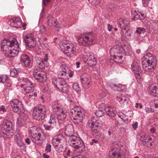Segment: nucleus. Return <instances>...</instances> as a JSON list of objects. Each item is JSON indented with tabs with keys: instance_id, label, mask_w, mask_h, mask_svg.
<instances>
[{
	"instance_id": "obj_28",
	"label": "nucleus",
	"mask_w": 158,
	"mask_h": 158,
	"mask_svg": "<svg viewBox=\"0 0 158 158\" xmlns=\"http://www.w3.org/2000/svg\"><path fill=\"white\" fill-rule=\"evenodd\" d=\"M71 48L69 49V50H67V52H65L67 56L71 58L74 57L77 54V52L76 51V48L75 47H73L72 45L70 47Z\"/></svg>"
},
{
	"instance_id": "obj_64",
	"label": "nucleus",
	"mask_w": 158,
	"mask_h": 158,
	"mask_svg": "<svg viewBox=\"0 0 158 158\" xmlns=\"http://www.w3.org/2000/svg\"><path fill=\"white\" fill-rule=\"evenodd\" d=\"M13 158H21L19 156V154L17 153L16 152L15 153Z\"/></svg>"
},
{
	"instance_id": "obj_25",
	"label": "nucleus",
	"mask_w": 158,
	"mask_h": 158,
	"mask_svg": "<svg viewBox=\"0 0 158 158\" xmlns=\"http://www.w3.org/2000/svg\"><path fill=\"white\" fill-rule=\"evenodd\" d=\"M110 86L114 91H124L126 89L125 86L121 84L112 83L110 84Z\"/></svg>"
},
{
	"instance_id": "obj_23",
	"label": "nucleus",
	"mask_w": 158,
	"mask_h": 158,
	"mask_svg": "<svg viewBox=\"0 0 158 158\" xmlns=\"http://www.w3.org/2000/svg\"><path fill=\"white\" fill-rule=\"evenodd\" d=\"M10 25L13 27L19 28L21 27L22 22L21 19L18 17H14L12 19Z\"/></svg>"
},
{
	"instance_id": "obj_19",
	"label": "nucleus",
	"mask_w": 158,
	"mask_h": 158,
	"mask_svg": "<svg viewBox=\"0 0 158 158\" xmlns=\"http://www.w3.org/2000/svg\"><path fill=\"white\" fill-rule=\"evenodd\" d=\"M118 26L121 28V30L123 29L127 28L129 26V21L126 19L120 18L118 21Z\"/></svg>"
},
{
	"instance_id": "obj_8",
	"label": "nucleus",
	"mask_w": 158,
	"mask_h": 158,
	"mask_svg": "<svg viewBox=\"0 0 158 158\" xmlns=\"http://www.w3.org/2000/svg\"><path fill=\"white\" fill-rule=\"evenodd\" d=\"M101 122L100 120H96L94 117L91 118L88 122V127L91 131L94 133H97L98 130V128L102 126Z\"/></svg>"
},
{
	"instance_id": "obj_38",
	"label": "nucleus",
	"mask_w": 158,
	"mask_h": 158,
	"mask_svg": "<svg viewBox=\"0 0 158 158\" xmlns=\"http://www.w3.org/2000/svg\"><path fill=\"white\" fill-rule=\"evenodd\" d=\"M54 18L51 16H48V18L47 24L49 27H52L53 26L54 22H56Z\"/></svg>"
},
{
	"instance_id": "obj_21",
	"label": "nucleus",
	"mask_w": 158,
	"mask_h": 158,
	"mask_svg": "<svg viewBox=\"0 0 158 158\" xmlns=\"http://www.w3.org/2000/svg\"><path fill=\"white\" fill-rule=\"evenodd\" d=\"M69 140L70 141V144L74 147L82 141L80 138L77 137L74 135L70 137Z\"/></svg>"
},
{
	"instance_id": "obj_47",
	"label": "nucleus",
	"mask_w": 158,
	"mask_h": 158,
	"mask_svg": "<svg viewBox=\"0 0 158 158\" xmlns=\"http://www.w3.org/2000/svg\"><path fill=\"white\" fill-rule=\"evenodd\" d=\"M48 123L50 125H56V120L55 118L52 116H50V119L49 120Z\"/></svg>"
},
{
	"instance_id": "obj_62",
	"label": "nucleus",
	"mask_w": 158,
	"mask_h": 158,
	"mask_svg": "<svg viewBox=\"0 0 158 158\" xmlns=\"http://www.w3.org/2000/svg\"><path fill=\"white\" fill-rule=\"evenodd\" d=\"M156 132V126L155 127H153L151 129L150 132L151 133H154Z\"/></svg>"
},
{
	"instance_id": "obj_7",
	"label": "nucleus",
	"mask_w": 158,
	"mask_h": 158,
	"mask_svg": "<svg viewBox=\"0 0 158 158\" xmlns=\"http://www.w3.org/2000/svg\"><path fill=\"white\" fill-rule=\"evenodd\" d=\"M10 104L13 111L18 114H21L24 112V108L22 102L17 99H14L10 102Z\"/></svg>"
},
{
	"instance_id": "obj_57",
	"label": "nucleus",
	"mask_w": 158,
	"mask_h": 158,
	"mask_svg": "<svg viewBox=\"0 0 158 158\" xmlns=\"http://www.w3.org/2000/svg\"><path fill=\"white\" fill-rule=\"evenodd\" d=\"M51 0H42V4L44 6H45L48 5Z\"/></svg>"
},
{
	"instance_id": "obj_53",
	"label": "nucleus",
	"mask_w": 158,
	"mask_h": 158,
	"mask_svg": "<svg viewBox=\"0 0 158 158\" xmlns=\"http://www.w3.org/2000/svg\"><path fill=\"white\" fill-rule=\"evenodd\" d=\"M81 111L80 108L78 107H76L73 108L71 110L70 113H73V112L75 113H77L78 112Z\"/></svg>"
},
{
	"instance_id": "obj_50",
	"label": "nucleus",
	"mask_w": 158,
	"mask_h": 158,
	"mask_svg": "<svg viewBox=\"0 0 158 158\" xmlns=\"http://www.w3.org/2000/svg\"><path fill=\"white\" fill-rule=\"evenodd\" d=\"M91 4L93 5H97L99 4L101 0H88Z\"/></svg>"
},
{
	"instance_id": "obj_6",
	"label": "nucleus",
	"mask_w": 158,
	"mask_h": 158,
	"mask_svg": "<svg viewBox=\"0 0 158 158\" xmlns=\"http://www.w3.org/2000/svg\"><path fill=\"white\" fill-rule=\"evenodd\" d=\"M84 61L86 63L88 66L93 67L97 63V59L95 55L93 53H88L84 55L82 57Z\"/></svg>"
},
{
	"instance_id": "obj_44",
	"label": "nucleus",
	"mask_w": 158,
	"mask_h": 158,
	"mask_svg": "<svg viewBox=\"0 0 158 158\" xmlns=\"http://www.w3.org/2000/svg\"><path fill=\"white\" fill-rule=\"evenodd\" d=\"M56 150L57 152H63L65 151V148L62 145L56 146Z\"/></svg>"
},
{
	"instance_id": "obj_36",
	"label": "nucleus",
	"mask_w": 158,
	"mask_h": 158,
	"mask_svg": "<svg viewBox=\"0 0 158 158\" xmlns=\"http://www.w3.org/2000/svg\"><path fill=\"white\" fill-rule=\"evenodd\" d=\"M71 119L75 124H79L81 123L82 121L83 116L76 117V118H73Z\"/></svg>"
},
{
	"instance_id": "obj_52",
	"label": "nucleus",
	"mask_w": 158,
	"mask_h": 158,
	"mask_svg": "<svg viewBox=\"0 0 158 158\" xmlns=\"http://www.w3.org/2000/svg\"><path fill=\"white\" fill-rule=\"evenodd\" d=\"M18 74V72L17 70L15 69H12L10 70V75L12 77H15Z\"/></svg>"
},
{
	"instance_id": "obj_13",
	"label": "nucleus",
	"mask_w": 158,
	"mask_h": 158,
	"mask_svg": "<svg viewBox=\"0 0 158 158\" xmlns=\"http://www.w3.org/2000/svg\"><path fill=\"white\" fill-rule=\"evenodd\" d=\"M131 69L136 77H139L142 75V70L139 67L138 62L134 61L131 65Z\"/></svg>"
},
{
	"instance_id": "obj_17",
	"label": "nucleus",
	"mask_w": 158,
	"mask_h": 158,
	"mask_svg": "<svg viewBox=\"0 0 158 158\" xmlns=\"http://www.w3.org/2000/svg\"><path fill=\"white\" fill-rule=\"evenodd\" d=\"M123 51V48L118 45H116L112 48L110 51L111 56H114L116 55H120Z\"/></svg>"
},
{
	"instance_id": "obj_29",
	"label": "nucleus",
	"mask_w": 158,
	"mask_h": 158,
	"mask_svg": "<svg viewBox=\"0 0 158 158\" xmlns=\"http://www.w3.org/2000/svg\"><path fill=\"white\" fill-rule=\"evenodd\" d=\"M149 93L153 96L158 97V88L154 85H152L149 87Z\"/></svg>"
},
{
	"instance_id": "obj_14",
	"label": "nucleus",
	"mask_w": 158,
	"mask_h": 158,
	"mask_svg": "<svg viewBox=\"0 0 158 158\" xmlns=\"http://www.w3.org/2000/svg\"><path fill=\"white\" fill-rule=\"evenodd\" d=\"M38 67L40 69H44L45 67L48 66V58L47 57L45 59H42L41 58L36 57L35 59Z\"/></svg>"
},
{
	"instance_id": "obj_27",
	"label": "nucleus",
	"mask_w": 158,
	"mask_h": 158,
	"mask_svg": "<svg viewBox=\"0 0 158 158\" xmlns=\"http://www.w3.org/2000/svg\"><path fill=\"white\" fill-rule=\"evenodd\" d=\"M16 142L18 145L21 149H23L25 148L24 144L23 142L22 139L20 135L19 134H17L15 135Z\"/></svg>"
},
{
	"instance_id": "obj_59",
	"label": "nucleus",
	"mask_w": 158,
	"mask_h": 158,
	"mask_svg": "<svg viewBox=\"0 0 158 158\" xmlns=\"http://www.w3.org/2000/svg\"><path fill=\"white\" fill-rule=\"evenodd\" d=\"M145 110L146 112L148 113H149L150 112H154V109L148 107H145Z\"/></svg>"
},
{
	"instance_id": "obj_45",
	"label": "nucleus",
	"mask_w": 158,
	"mask_h": 158,
	"mask_svg": "<svg viewBox=\"0 0 158 158\" xmlns=\"http://www.w3.org/2000/svg\"><path fill=\"white\" fill-rule=\"evenodd\" d=\"M95 114L97 117H101L104 115V112L103 110H98L96 111Z\"/></svg>"
},
{
	"instance_id": "obj_32",
	"label": "nucleus",
	"mask_w": 158,
	"mask_h": 158,
	"mask_svg": "<svg viewBox=\"0 0 158 158\" xmlns=\"http://www.w3.org/2000/svg\"><path fill=\"white\" fill-rule=\"evenodd\" d=\"M21 62L24 64L26 67H28L30 63L28 56L26 54H23L21 56Z\"/></svg>"
},
{
	"instance_id": "obj_58",
	"label": "nucleus",
	"mask_w": 158,
	"mask_h": 158,
	"mask_svg": "<svg viewBox=\"0 0 158 158\" xmlns=\"http://www.w3.org/2000/svg\"><path fill=\"white\" fill-rule=\"evenodd\" d=\"M46 30L45 27L44 25L41 26L40 27L39 31L41 33H43Z\"/></svg>"
},
{
	"instance_id": "obj_26",
	"label": "nucleus",
	"mask_w": 158,
	"mask_h": 158,
	"mask_svg": "<svg viewBox=\"0 0 158 158\" xmlns=\"http://www.w3.org/2000/svg\"><path fill=\"white\" fill-rule=\"evenodd\" d=\"M131 14L133 17L132 19L134 20L139 19L142 20L145 17L144 14L141 13L140 12H137L135 10L131 11Z\"/></svg>"
},
{
	"instance_id": "obj_20",
	"label": "nucleus",
	"mask_w": 158,
	"mask_h": 158,
	"mask_svg": "<svg viewBox=\"0 0 158 158\" xmlns=\"http://www.w3.org/2000/svg\"><path fill=\"white\" fill-rule=\"evenodd\" d=\"M52 83L55 87L59 90L60 89V87L63 86V85H64L65 84V81L63 78L59 77L54 80Z\"/></svg>"
},
{
	"instance_id": "obj_3",
	"label": "nucleus",
	"mask_w": 158,
	"mask_h": 158,
	"mask_svg": "<svg viewBox=\"0 0 158 158\" xmlns=\"http://www.w3.org/2000/svg\"><path fill=\"white\" fill-rule=\"evenodd\" d=\"M46 107L42 105L35 107L33 110L32 116L34 119L43 120L45 117L46 112Z\"/></svg>"
},
{
	"instance_id": "obj_2",
	"label": "nucleus",
	"mask_w": 158,
	"mask_h": 158,
	"mask_svg": "<svg viewBox=\"0 0 158 158\" xmlns=\"http://www.w3.org/2000/svg\"><path fill=\"white\" fill-rule=\"evenodd\" d=\"M142 67L148 72H153L156 67L157 59L156 56L150 53H147L142 59Z\"/></svg>"
},
{
	"instance_id": "obj_31",
	"label": "nucleus",
	"mask_w": 158,
	"mask_h": 158,
	"mask_svg": "<svg viewBox=\"0 0 158 158\" xmlns=\"http://www.w3.org/2000/svg\"><path fill=\"white\" fill-rule=\"evenodd\" d=\"M73 132L74 130L72 126L68 125L66 127L65 134L67 136L70 137L73 135Z\"/></svg>"
},
{
	"instance_id": "obj_49",
	"label": "nucleus",
	"mask_w": 158,
	"mask_h": 158,
	"mask_svg": "<svg viewBox=\"0 0 158 158\" xmlns=\"http://www.w3.org/2000/svg\"><path fill=\"white\" fill-rule=\"evenodd\" d=\"M7 80V76L6 75H0V82L3 83Z\"/></svg>"
},
{
	"instance_id": "obj_60",
	"label": "nucleus",
	"mask_w": 158,
	"mask_h": 158,
	"mask_svg": "<svg viewBox=\"0 0 158 158\" xmlns=\"http://www.w3.org/2000/svg\"><path fill=\"white\" fill-rule=\"evenodd\" d=\"M44 127L46 130H49L51 128V127L46 124L43 125Z\"/></svg>"
},
{
	"instance_id": "obj_55",
	"label": "nucleus",
	"mask_w": 158,
	"mask_h": 158,
	"mask_svg": "<svg viewBox=\"0 0 158 158\" xmlns=\"http://www.w3.org/2000/svg\"><path fill=\"white\" fill-rule=\"evenodd\" d=\"M51 144H47L45 148L46 151L47 152H50L51 151Z\"/></svg>"
},
{
	"instance_id": "obj_43",
	"label": "nucleus",
	"mask_w": 158,
	"mask_h": 158,
	"mask_svg": "<svg viewBox=\"0 0 158 158\" xmlns=\"http://www.w3.org/2000/svg\"><path fill=\"white\" fill-rule=\"evenodd\" d=\"M60 47L61 49L64 50V51H66L67 50H69L71 47L68 45V44L64 43H63L60 46Z\"/></svg>"
},
{
	"instance_id": "obj_46",
	"label": "nucleus",
	"mask_w": 158,
	"mask_h": 158,
	"mask_svg": "<svg viewBox=\"0 0 158 158\" xmlns=\"http://www.w3.org/2000/svg\"><path fill=\"white\" fill-rule=\"evenodd\" d=\"M52 27H54L57 31H59L61 28L59 22L56 20V22H54L53 26Z\"/></svg>"
},
{
	"instance_id": "obj_48",
	"label": "nucleus",
	"mask_w": 158,
	"mask_h": 158,
	"mask_svg": "<svg viewBox=\"0 0 158 158\" xmlns=\"http://www.w3.org/2000/svg\"><path fill=\"white\" fill-rule=\"evenodd\" d=\"M67 74H68V73H67L66 70H62L59 72L58 76L59 77H63L62 78H63L64 79V78H65V77H64L66 76Z\"/></svg>"
},
{
	"instance_id": "obj_54",
	"label": "nucleus",
	"mask_w": 158,
	"mask_h": 158,
	"mask_svg": "<svg viewBox=\"0 0 158 158\" xmlns=\"http://www.w3.org/2000/svg\"><path fill=\"white\" fill-rule=\"evenodd\" d=\"M144 29L140 27H137L135 31V32L140 35L142 32L144 31Z\"/></svg>"
},
{
	"instance_id": "obj_15",
	"label": "nucleus",
	"mask_w": 158,
	"mask_h": 158,
	"mask_svg": "<svg viewBox=\"0 0 158 158\" xmlns=\"http://www.w3.org/2000/svg\"><path fill=\"white\" fill-rule=\"evenodd\" d=\"M84 74L83 76L81 77V81L82 85V86L85 89H88L90 86V82L91 79L89 76L88 75H86Z\"/></svg>"
},
{
	"instance_id": "obj_24",
	"label": "nucleus",
	"mask_w": 158,
	"mask_h": 158,
	"mask_svg": "<svg viewBox=\"0 0 158 158\" xmlns=\"http://www.w3.org/2000/svg\"><path fill=\"white\" fill-rule=\"evenodd\" d=\"M116 99L119 102L121 103H127L129 99L127 95L126 94H122L121 93H118L117 94L116 97Z\"/></svg>"
},
{
	"instance_id": "obj_35",
	"label": "nucleus",
	"mask_w": 158,
	"mask_h": 158,
	"mask_svg": "<svg viewBox=\"0 0 158 158\" xmlns=\"http://www.w3.org/2000/svg\"><path fill=\"white\" fill-rule=\"evenodd\" d=\"M38 133L39 132L37 130V128L36 126H33L32 127H30V129L29 130V135L30 137Z\"/></svg>"
},
{
	"instance_id": "obj_51",
	"label": "nucleus",
	"mask_w": 158,
	"mask_h": 158,
	"mask_svg": "<svg viewBox=\"0 0 158 158\" xmlns=\"http://www.w3.org/2000/svg\"><path fill=\"white\" fill-rule=\"evenodd\" d=\"M152 139V138L149 137L148 135H144V137L143 139V141L145 143H148L149 142L151 141Z\"/></svg>"
},
{
	"instance_id": "obj_37",
	"label": "nucleus",
	"mask_w": 158,
	"mask_h": 158,
	"mask_svg": "<svg viewBox=\"0 0 158 158\" xmlns=\"http://www.w3.org/2000/svg\"><path fill=\"white\" fill-rule=\"evenodd\" d=\"M112 56L114 58V61L116 63H121L123 61L122 60L123 57L121 55H117Z\"/></svg>"
},
{
	"instance_id": "obj_33",
	"label": "nucleus",
	"mask_w": 158,
	"mask_h": 158,
	"mask_svg": "<svg viewBox=\"0 0 158 158\" xmlns=\"http://www.w3.org/2000/svg\"><path fill=\"white\" fill-rule=\"evenodd\" d=\"M123 35L127 39L130 38L133 32L131 30L127 28L123 29L121 30Z\"/></svg>"
},
{
	"instance_id": "obj_56",
	"label": "nucleus",
	"mask_w": 158,
	"mask_h": 158,
	"mask_svg": "<svg viewBox=\"0 0 158 158\" xmlns=\"http://www.w3.org/2000/svg\"><path fill=\"white\" fill-rule=\"evenodd\" d=\"M151 0H142V3L145 7L147 6Z\"/></svg>"
},
{
	"instance_id": "obj_1",
	"label": "nucleus",
	"mask_w": 158,
	"mask_h": 158,
	"mask_svg": "<svg viewBox=\"0 0 158 158\" xmlns=\"http://www.w3.org/2000/svg\"><path fill=\"white\" fill-rule=\"evenodd\" d=\"M2 52L6 57H14L18 54L19 51V44L16 39L11 40H3L1 42Z\"/></svg>"
},
{
	"instance_id": "obj_18",
	"label": "nucleus",
	"mask_w": 158,
	"mask_h": 158,
	"mask_svg": "<svg viewBox=\"0 0 158 158\" xmlns=\"http://www.w3.org/2000/svg\"><path fill=\"white\" fill-rule=\"evenodd\" d=\"M42 134L39 132L30 137L32 141L36 144H41L43 141V139Z\"/></svg>"
},
{
	"instance_id": "obj_41",
	"label": "nucleus",
	"mask_w": 158,
	"mask_h": 158,
	"mask_svg": "<svg viewBox=\"0 0 158 158\" xmlns=\"http://www.w3.org/2000/svg\"><path fill=\"white\" fill-rule=\"evenodd\" d=\"M69 115L71 118L74 117L76 118V117L82 115V112L81 111L78 112L77 113H75L74 112H73V113H70Z\"/></svg>"
},
{
	"instance_id": "obj_61",
	"label": "nucleus",
	"mask_w": 158,
	"mask_h": 158,
	"mask_svg": "<svg viewBox=\"0 0 158 158\" xmlns=\"http://www.w3.org/2000/svg\"><path fill=\"white\" fill-rule=\"evenodd\" d=\"M138 123L137 122H136L132 124V127L135 130L138 127Z\"/></svg>"
},
{
	"instance_id": "obj_63",
	"label": "nucleus",
	"mask_w": 158,
	"mask_h": 158,
	"mask_svg": "<svg viewBox=\"0 0 158 158\" xmlns=\"http://www.w3.org/2000/svg\"><path fill=\"white\" fill-rule=\"evenodd\" d=\"M135 107L137 108L139 107L141 109L142 108L143 106L141 103H136L135 105Z\"/></svg>"
},
{
	"instance_id": "obj_11",
	"label": "nucleus",
	"mask_w": 158,
	"mask_h": 158,
	"mask_svg": "<svg viewBox=\"0 0 158 158\" xmlns=\"http://www.w3.org/2000/svg\"><path fill=\"white\" fill-rule=\"evenodd\" d=\"M53 111L56 114L58 120H64L66 117V112L64 111L62 108L59 106H54Z\"/></svg>"
},
{
	"instance_id": "obj_9",
	"label": "nucleus",
	"mask_w": 158,
	"mask_h": 158,
	"mask_svg": "<svg viewBox=\"0 0 158 158\" xmlns=\"http://www.w3.org/2000/svg\"><path fill=\"white\" fill-rule=\"evenodd\" d=\"M43 69L38 68L35 69L33 73L35 78L40 82H44L46 79V73L43 70Z\"/></svg>"
},
{
	"instance_id": "obj_34",
	"label": "nucleus",
	"mask_w": 158,
	"mask_h": 158,
	"mask_svg": "<svg viewBox=\"0 0 158 158\" xmlns=\"http://www.w3.org/2000/svg\"><path fill=\"white\" fill-rule=\"evenodd\" d=\"M85 145L83 141H82L74 148L77 152L79 153H81L85 150Z\"/></svg>"
},
{
	"instance_id": "obj_30",
	"label": "nucleus",
	"mask_w": 158,
	"mask_h": 158,
	"mask_svg": "<svg viewBox=\"0 0 158 158\" xmlns=\"http://www.w3.org/2000/svg\"><path fill=\"white\" fill-rule=\"evenodd\" d=\"M104 110L105 111L106 114L110 117H114L117 113L116 110L111 107H106Z\"/></svg>"
},
{
	"instance_id": "obj_22",
	"label": "nucleus",
	"mask_w": 158,
	"mask_h": 158,
	"mask_svg": "<svg viewBox=\"0 0 158 158\" xmlns=\"http://www.w3.org/2000/svg\"><path fill=\"white\" fill-rule=\"evenodd\" d=\"M122 154L124 155V154L119 152V149L116 147L112 148L109 151V156H117V158L121 157Z\"/></svg>"
},
{
	"instance_id": "obj_5",
	"label": "nucleus",
	"mask_w": 158,
	"mask_h": 158,
	"mask_svg": "<svg viewBox=\"0 0 158 158\" xmlns=\"http://www.w3.org/2000/svg\"><path fill=\"white\" fill-rule=\"evenodd\" d=\"M95 39L94 36L91 33H88L81 35L78 40L80 45L86 46L91 44Z\"/></svg>"
},
{
	"instance_id": "obj_10",
	"label": "nucleus",
	"mask_w": 158,
	"mask_h": 158,
	"mask_svg": "<svg viewBox=\"0 0 158 158\" xmlns=\"http://www.w3.org/2000/svg\"><path fill=\"white\" fill-rule=\"evenodd\" d=\"M26 45L28 48H31L36 46V40L31 34H27L24 38Z\"/></svg>"
},
{
	"instance_id": "obj_4",
	"label": "nucleus",
	"mask_w": 158,
	"mask_h": 158,
	"mask_svg": "<svg viewBox=\"0 0 158 158\" xmlns=\"http://www.w3.org/2000/svg\"><path fill=\"white\" fill-rule=\"evenodd\" d=\"M21 83L20 86L22 88L21 90L24 94L33 92L35 84L32 83L28 79L23 78Z\"/></svg>"
},
{
	"instance_id": "obj_12",
	"label": "nucleus",
	"mask_w": 158,
	"mask_h": 158,
	"mask_svg": "<svg viewBox=\"0 0 158 158\" xmlns=\"http://www.w3.org/2000/svg\"><path fill=\"white\" fill-rule=\"evenodd\" d=\"M12 124L11 121H6L2 126L1 133L6 135H8L10 132H12Z\"/></svg>"
},
{
	"instance_id": "obj_42",
	"label": "nucleus",
	"mask_w": 158,
	"mask_h": 158,
	"mask_svg": "<svg viewBox=\"0 0 158 158\" xmlns=\"http://www.w3.org/2000/svg\"><path fill=\"white\" fill-rule=\"evenodd\" d=\"M72 87L73 89L77 93H79L80 92V88L79 87V85L77 83H74Z\"/></svg>"
},
{
	"instance_id": "obj_39",
	"label": "nucleus",
	"mask_w": 158,
	"mask_h": 158,
	"mask_svg": "<svg viewBox=\"0 0 158 158\" xmlns=\"http://www.w3.org/2000/svg\"><path fill=\"white\" fill-rule=\"evenodd\" d=\"M60 89H59V90L61 91L67 93L68 91L69 87L67 85L66 82L64 85H63V86L60 87Z\"/></svg>"
},
{
	"instance_id": "obj_16",
	"label": "nucleus",
	"mask_w": 158,
	"mask_h": 158,
	"mask_svg": "<svg viewBox=\"0 0 158 158\" xmlns=\"http://www.w3.org/2000/svg\"><path fill=\"white\" fill-rule=\"evenodd\" d=\"M66 141V138L62 134H59L55 136L53 139L52 140V145L55 147L58 146L60 143Z\"/></svg>"
},
{
	"instance_id": "obj_40",
	"label": "nucleus",
	"mask_w": 158,
	"mask_h": 158,
	"mask_svg": "<svg viewBox=\"0 0 158 158\" xmlns=\"http://www.w3.org/2000/svg\"><path fill=\"white\" fill-rule=\"evenodd\" d=\"M118 117L121 118L124 121H126L128 118V116L122 113H118Z\"/></svg>"
}]
</instances>
